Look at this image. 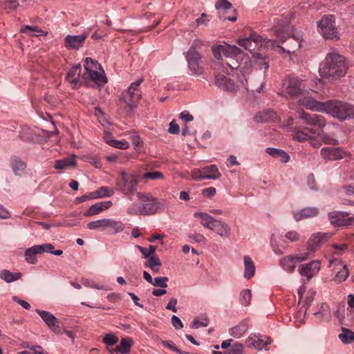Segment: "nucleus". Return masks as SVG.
<instances>
[{"label":"nucleus","instance_id":"obj_1","mask_svg":"<svg viewBox=\"0 0 354 354\" xmlns=\"http://www.w3.org/2000/svg\"><path fill=\"white\" fill-rule=\"evenodd\" d=\"M348 67L346 58L338 53H328L319 66V72L324 78H339L345 75Z\"/></svg>","mask_w":354,"mask_h":354},{"label":"nucleus","instance_id":"obj_2","mask_svg":"<svg viewBox=\"0 0 354 354\" xmlns=\"http://www.w3.org/2000/svg\"><path fill=\"white\" fill-rule=\"evenodd\" d=\"M142 77L131 84L128 89L124 91L119 98V102L123 103L124 109L126 112L134 111L140 102L142 93L140 88V84L143 82Z\"/></svg>","mask_w":354,"mask_h":354},{"label":"nucleus","instance_id":"obj_3","mask_svg":"<svg viewBox=\"0 0 354 354\" xmlns=\"http://www.w3.org/2000/svg\"><path fill=\"white\" fill-rule=\"evenodd\" d=\"M324 112L340 121L354 117L353 106L339 100L327 101Z\"/></svg>","mask_w":354,"mask_h":354},{"label":"nucleus","instance_id":"obj_4","mask_svg":"<svg viewBox=\"0 0 354 354\" xmlns=\"http://www.w3.org/2000/svg\"><path fill=\"white\" fill-rule=\"evenodd\" d=\"M305 85L301 80L295 76H286L281 83L279 94L286 98H295L302 95Z\"/></svg>","mask_w":354,"mask_h":354},{"label":"nucleus","instance_id":"obj_5","mask_svg":"<svg viewBox=\"0 0 354 354\" xmlns=\"http://www.w3.org/2000/svg\"><path fill=\"white\" fill-rule=\"evenodd\" d=\"M84 69L85 73L82 74L83 80H86V82L91 80L100 86L107 83V78L104 71H102V73L98 71L101 70V66L97 61H94L90 57L86 58Z\"/></svg>","mask_w":354,"mask_h":354},{"label":"nucleus","instance_id":"obj_6","mask_svg":"<svg viewBox=\"0 0 354 354\" xmlns=\"http://www.w3.org/2000/svg\"><path fill=\"white\" fill-rule=\"evenodd\" d=\"M201 44L198 39L194 40V44L191 46L185 53V57L188 64V68L192 75L201 76L205 73V69L202 65V55L196 50V47Z\"/></svg>","mask_w":354,"mask_h":354},{"label":"nucleus","instance_id":"obj_7","mask_svg":"<svg viewBox=\"0 0 354 354\" xmlns=\"http://www.w3.org/2000/svg\"><path fill=\"white\" fill-rule=\"evenodd\" d=\"M138 183V180L136 175L121 171L120 178L116 179L115 189L128 196L136 191Z\"/></svg>","mask_w":354,"mask_h":354},{"label":"nucleus","instance_id":"obj_8","mask_svg":"<svg viewBox=\"0 0 354 354\" xmlns=\"http://www.w3.org/2000/svg\"><path fill=\"white\" fill-rule=\"evenodd\" d=\"M137 197L141 202L145 216L153 215L164 210L163 204L149 193L138 192Z\"/></svg>","mask_w":354,"mask_h":354},{"label":"nucleus","instance_id":"obj_9","mask_svg":"<svg viewBox=\"0 0 354 354\" xmlns=\"http://www.w3.org/2000/svg\"><path fill=\"white\" fill-rule=\"evenodd\" d=\"M317 30L326 39L338 38L335 17L333 15L324 16L317 23Z\"/></svg>","mask_w":354,"mask_h":354},{"label":"nucleus","instance_id":"obj_10","mask_svg":"<svg viewBox=\"0 0 354 354\" xmlns=\"http://www.w3.org/2000/svg\"><path fill=\"white\" fill-rule=\"evenodd\" d=\"M328 218L335 227L354 225V215L346 212L334 211L328 213Z\"/></svg>","mask_w":354,"mask_h":354},{"label":"nucleus","instance_id":"obj_11","mask_svg":"<svg viewBox=\"0 0 354 354\" xmlns=\"http://www.w3.org/2000/svg\"><path fill=\"white\" fill-rule=\"evenodd\" d=\"M333 266H334L333 271L335 273L333 281L337 283L346 281L349 275L347 266L342 260L337 258H333L329 261L328 267Z\"/></svg>","mask_w":354,"mask_h":354},{"label":"nucleus","instance_id":"obj_12","mask_svg":"<svg viewBox=\"0 0 354 354\" xmlns=\"http://www.w3.org/2000/svg\"><path fill=\"white\" fill-rule=\"evenodd\" d=\"M212 53L214 57L217 59H221L222 62L224 60L223 55L225 59L227 57H232V56H238L241 53V50L239 48L236 46H214L212 47Z\"/></svg>","mask_w":354,"mask_h":354},{"label":"nucleus","instance_id":"obj_13","mask_svg":"<svg viewBox=\"0 0 354 354\" xmlns=\"http://www.w3.org/2000/svg\"><path fill=\"white\" fill-rule=\"evenodd\" d=\"M308 258V253H302V254H297L295 255H288L283 257L280 261L279 264L286 271L290 272H293L295 268L296 264L298 262H301L306 261Z\"/></svg>","mask_w":354,"mask_h":354},{"label":"nucleus","instance_id":"obj_14","mask_svg":"<svg viewBox=\"0 0 354 354\" xmlns=\"http://www.w3.org/2000/svg\"><path fill=\"white\" fill-rule=\"evenodd\" d=\"M320 154L326 160L335 161L351 156L350 152L343 150L341 147H323Z\"/></svg>","mask_w":354,"mask_h":354},{"label":"nucleus","instance_id":"obj_15","mask_svg":"<svg viewBox=\"0 0 354 354\" xmlns=\"http://www.w3.org/2000/svg\"><path fill=\"white\" fill-rule=\"evenodd\" d=\"M330 236L327 233L317 232L311 235L306 243V249L308 254L318 250L322 244L326 241Z\"/></svg>","mask_w":354,"mask_h":354},{"label":"nucleus","instance_id":"obj_16","mask_svg":"<svg viewBox=\"0 0 354 354\" xmlns=\"http://www.w3.org/2000/svg\"><path fill=\"white\" fill-rule=\"evenodd\" d=\"M82 67L80 64L73 66L66 75V80L71 85L73 88H77L83 84H86V80L81 76Z\"/></svg>","mask_w":354,"mask_h":354},{"label":"nucleus","instance_id":"obj_17","mask_svg":"<svg viewBox=\"0 0 354 354\" xmlns=\"http://www.w3.org/2000/svg\"><path fill=\"white\" fill-rule=\"evenodd\" d=\"M292 132L293 140L299 142L308 140L312 136L320 134L319 130L309 127H294Z\"/></svg>","mask_w":354,"mask_h":354},{"label":"nucleus","instance_id":"obj_18","mask_svg":"<svg viewBox=\"0 0 354 354\" xmlns=\"http://www.w3.org/2000/svg\"><path fill=\"white\" fill-rule=\"evenodd\" d=\"M298 118L303 120L304 123L312 127L322 129L326 126V120L322 115L315 113H308L302 111L299 114Z\"/></svg>","mask_w":354,"mask_h":354},{"label":"nucleus","instance_id":"obj_19","mask_svg":"<svg viewBox=\"0 0 354 354\" xmlns=\"http://www.w3.org/2000/svg\"><path fill=\"white\" fill-rule=\"evenodd\" d=\"M321 261H311L309 263L301 264L299 267V272L301 276L306 277L308 280L317 275L320 270Z\"/></svg>","mask_w":354,"mask_h":354},{"label":"nucleus","instance_id":"obj_20","mask_svg":"<svg viewBox=\"0 0 354 354\" xmlns=\"http://www.w3.org/2000/svg\"><path fill=\"white\" fill-rule=\"evenodd\" d=\"M87 37L86 32L78 35H67L64 38V46L68 50H78L83 46Z\"/></svg>","mask_w":354,"mask_h":354},{"label":"nucleus","instance_id":"obj_21","mask_svg":"<svg viewBox=\"0 0 354 354\" xmlns=\"http://www.w3.org/2000/svg\"><path fill=\"white\" fill-rule=\"evenodd\" d=\"M36 312L39 314L48 328L54 333L57 334L62 333V328L59 326L57 319L53 314L48 311L40 310H37Z\"/></svg>","mask_w":354,"mask_h":354},{"label":"nucleus","instance_id":"obj_22","mask_svg":"<svg viewBox=\"0 0 354 354\" xmlns=\"http://www.w3.org/2000/svg\"><path fill=\"white\" fill-rule=\"evenodd\" d=\"M213 84L218 86L220 89L225 91L232 92L236 90L234 81L230 78L219 73L215 75Z\"/></svg>","mask_w":354,"mask_h":354},{"label":"nucleus","instance_id":"obj_23","mask_svg":"<svg viewBox=\"0 0 354 354\" xmlns=\"http://www.w3.org/2000/svg\"><path fill=\"white\" fill-rule=\"evenodd\" d=\"M261 37L255 33L250 35L249 37L242 38L238 40L237 44L245 50L252 52L254 50L261 42Z\"/></svg>","mask_w":354,"mask_h":354},{"label":"nucleus","instance_id":"obj_24","mask_svg":"<svg viewBox=\"0 0 354 354\" xmlns=\"http://www.w3.org/2000/svg\"><path fill=\"white\" fill-rule=\"evenodd\" d=\"M250 343V346L261 351L263 348L268 350L266 347L271 343L270 338L266 335H251L247 340Z\"/></svg>","mask_w":354,"mask_h":354},{"label":"nucleus","instance_id":"obj_25","mask_svg":"<svg viewBox=\"0 0 354 354\" xmlns=\"http://www.w3.org/2000/svg\"><path fill=\"white\" fill-rule=\"evenodd\" d=\"M111 201L98 202L91 205L84 214L85 216H92L110 208L112 206Z\"/></svg>","mask_w":354,"mask_h":354},{"label":"nucleus","instance_id":"obj_26","mask_svg":"<svg viewBox=\"0 0 354 354\" xmlns=\"http://www.w3.org/2000/svg\"><path fill=\"white\" fill-rule=\"evenodd\" d=\"M44 253V244L35 245L25 251V257L28 263L35 264L37 261L36 254Z\"/></svg>","mask_w":354,"mask_h":354},{"label":"nucleus","instance_id":"obj_27","mask_svg":"<svg viewBox=\"0 0 354 354\" xmlns=\"http://www.w3.org/2000/svg\"><path fill=\"white\" fill-rule=\"evenodd\" d=\"M319 214V209L316 207H305L299 212L293 213V217L296 221L303 219L317 216Z\"/></svg>","mask_w":354,"mask_h":354},{"label":"nucleus","instance_id":"obj_28","mask_svg":"<svg viewBox=\"0 0 354 354\" xmlns=\"http://www.w3.org/2000/svg\"><path fill=\"white\" fill-rule=\"evenodd\" d=\"M209 230L214 231L216 234L222 237L227 238L230 234V227L226 223L216 219Z\"/></svg>","mask_w":354,"mask_h":354},{"label":"nucleus","instance_id":"obj_29","mask_svg":"<svg viewBox=\"0 0 354 354\" xmlns=\"http://www.w3.org/2000/svg\"><path fill=\"white\" fill-rule=\"evenodd\" d=\"M314 315L319 322H328L331 317L329 306L326 303L321 304Z\"/></svg>","mask_w":354,"mask_h":354},{"label":"nucleus","instance_id":"obj_30","mask_svg":"<svg viewBox=\"0 0 354 354\" xmlns=\"http://www.w3.org/2000/svg\"><path fill=\"white\" fill-rule=\"evenodd\" d=\"M248 321L247 319H244L242 322H241L238 325L232 328H230L229 329V333L232 337L235 338H240L248 330Z\"/></svg>","mask_w":354,"mask_h":354},{"label":"nucleus","instance_id":"obj_31","mask_svg":"<svg viewBox=\"0 0 354 354\" xmlns=\"http://www.w3.org/2000/svg\"><path fill=\"white\" fill-rule=\"evenodd\" d=\"M75 156L71 155L61 160H56L54 167L57 169H65L76 165Z\"/></svg>","mask_w":354,"mask_h":354},{"label":"nucleus","instance_id":"obj_32","mask_svg":"<svg viewBox=\"0 0 354 354\" xmlns=\"http://www.w3.org/2000/svg\"><path fill=\"white\" fill-rule=\"evenodd\" d=\"M326 102H320L317 101L311 97H306L303 101V105L305 106L307 109L317 111H323L326 109Z\"/></svg>","mask_w":354,"mask_h":354},{"label":"nucleus","instance_id":"obj_33","mask_svg":"<svg viewBox=\"0 0 354 354\" xmlns=\"http://www.w3.org/2000/svg\"><path fill=\"white\" fill-rule=\"evenodd\" d=\"M266 153L273 158H278L281 162L286 163L290 160V156L283 150L272 147H268L266 149Z\"/></svg>","mask_w":354,"mask_h":354},{"label":"nucleus","instance_id":"obj_34","mask_svg":"<svg viewBox=\"0 0 354 354\" xmlns=\"http://www.w3.org/2000/svg\"><path fill=\"white\" fill-rule=\"evenodd\" d=\"M203 177L204 179H213L216 180L221 177V174L219 172L217 167L214 165H211L202 168Z\"/></svg>","mask_w":354,"mask_h":354},{"label":"nucleus","instance_id":"obj_35","mask_svg":"<svg viewBox=\"0 0 354 354\" xmlns=\"http://www.w3.org/2000/svg\"><path fill=\"white\" fill-rule=\"evenodd\" d=\"M104 228H109L110 232L114 234L122 232L124 229V226L120 221L106 218Z\"/></svg>","mask_w":354,"mask_h":354},{"label":"nucleus","instance_id":"obj_36","mask_svg":"<svg viewBox=\"0 0 354 354\" xmlns=\"http://www.w3.org/2000/svg\"><path fill=\"white\" fill-rule=\"evenodd\" d=\"M132 345L133 340L131 337L123 338L120 344L114 348V351L120 354H127L130 352Z\"/></svg>","mask_w":354,"mask_h":354},{"label":"nucleus","instance_id":"obj_37","mask_svg":"<svg viewBox=\"0 0 354 354\" xmlns=\"http://www.w3.org/2000/svg\"><path fill=\"white\" fill-rule=\"evenodd\" d=\"M244 277L250 279L255 273V266L252 259L248 256L244 257Z\"/></svg>","mask_w":354,"mask_h":354},{"label":"nucleus","instance_id":"obj_38","mask_svg":"<svg viewBox=\"0 0 354 354\" xmlns=\"http://www.w3.org/2000/svg\"><path fill=\"white\" fill-rule=\"evenodd\" d=\"M252 71V66L251 64V62L249 61L245 62V65L241 68V77L243 78V80L241 79V77H239V81L241 82V84L244 86H246L248 80H250L249 75ZM247 89H248L247 87H245Z\"/></svg>","mask_w":354,"mask_h":354},{"label":"nucleus","instance_id":"obj_39","mask_svg":"<svg viewBox=\"0 0 354 354\" xmlns=\"http://www.w3.org/2000/svg\"><path fill=\"white\" fill-rule=\"evenodd\" d=\"M194 216L196 218H200L201 219V225L208 229H210L216 220L212 216L205 212H195L194 214Z\"/></svg>","mask_w":354,"mask_h":354},{"label":"nucleus","instance_id":"obj_40","mask_svg":"<svg viewBox=\"0 0 354 354\" xmlns=\"http://www.w3.org/2000/svg\"><path fill=\"white\" fill-rule=\"evenodd\" d=\"M162 263L156 256L150 257L145 263V266L150 268L153 272L157 273L160 271Z\"/></svg>","mask_w":354,"mask_h":354},{"label":"nucleus","instance_id":"obj_41","mask_svg":"<svg viewBox=\"0 0 354 354\" xmlns=\"http://www.w3.org/2000/svg\"><path fill=\"white\" fill-rule=\"evenodd\" d=\"M0 277L7 283H12L21 277V272H12L8 270H3L1 272Z\"/></svg>","mask_w":354,"mask_h":354},{"label":"nucleus","instance_id":"obj_42","mask_svg":"<svg viewBox=\"0 0 354 354\" xmlns=\"http://www.w3.org/2000/svg\"><path fill=\"white\" fill-rule=\"evenodd\" d=\"M114 194V189L113 188L103 186L100 187L97 190L93 192V196L95 198L103 197H111Z\"/></svg>","mask_w":354,"mask_h":354},{"label":"nucleus","instance_id":"obj_43","mask_svg":"<svg viewBox=\"0 0 354 354\" xmlns=\"http://www.w3.org/2000/svg\"><path fill=\"white\" fill-rule=\"evenodd\" d=\"M12 169L16 175H21V173L26 169V163L17 157L11 159Z\"/></svg>","mask_w":354,"mask_h":354},{"label":"nucleus","instance_id":"obj_44","mask_svg":"<svg viewBox=\"0 0 354 354\" xmlns=\"http://www.w3.org/2000/svg\"><path fill=\"white\" fill-rule=\"evenodd\" d=\"M339 339L344 344H351L354 342V332L343 328L342 333L338 335Z\"/></svg>","mask_w":354,"mask_h":354},{"label":"nucleus","instance_id":"obj_45","mask_svg":"<svg viewBox=\"0 0 354 354\" xmlns=\"http://www.w3.org/2000/svg\"><path fill=\"white\" fill-rule=\"evenodd\" d=\"M28 30L32 32L29 34L30 36H32V37H37V36H39V35H41L44 34L46 35V32H45L44 30L39 29L38 27L34 26H29V25L23 26L21 28L20 32H23V33H27Z\"/></svg>","mask_w":354,"mask_h":354},{"label":"nucleus","instance_id":"obj_46","mask_svg":"<svg viewBox=\"0 0 354 354\" xmlns=\"http://www.w3.org/2000/svg\"><path fill=\"white\" fill-rule=\"evenodd\" d=\"M127 214L129 215H144L143 207L141 202L133 203L127 208Z\"/></svg>","mask_w":354,"mask_h":354},{"label":"nucleus","instance_id":"obj_47","mask_svg":"<svg viewBox=\"0 0 354 354\" xmlns=\"http://www.w3.org/2000/svg\"><path fill=\"white\" fill-rule=\"evenodd\" d=\"M252 299V292L249 289H244L240 292V302L244 306H248L250 304Z\"/></svg>","mask_w":354,"mask_h":354},{"label":"nucleus","instance_id":"obj_48","mask_svg":"<svg viewBox=\"0 0 354 354\" xmlns=\"http://www.w3.org/2000/svg\"><path fill=\"white\" fill-rule=\"evenodd\" d=\"M137 248L143 255V257L145 259H149L150 257L154 256L153 254H155L156 250V247L152 245H149V249L142 247L140 245H137Z\"/></svg>","mask_w":354,"mask_h":354},{"label":"nucleus","instance_id":"obj_49","mask_svg":"<svg viewBox=\"0 0 354 354\" xmlns=\"http://www.w3.org/2000/svg\"><path fill=\"white\" fill-rule=\"evenodd\" d=\"M331 247L334 249L333 256H341L348 248V245L347 243H333Z\"/></svg>","mask_w":354,"mask_h":354},{"label":"nucleus","instance_id":"obj_50","mask_svg":"<svg viewBox=\"0 0 354 354\" xmlns=\"http://www.w3.org/2000/svg\"><path fill=\"white\" fill-rule=\"evenodd\" d=\"M118 342V337L113 333L106 334L102 339V342L107 346L115 345Z\"/></svg>","mask_w":354,"mask_h":354},{"label":"nucleus","instance_id":"obj_51","mask_svg":"<svg viewBox=\"0 0 354 354\" xmlns=\"http://www.w3.org/2000/svg\"><path fill=\"white\" fill-rule=\"evenodd\" d=\"M106 142L110 146H112V147L118 148V149H125L129 148V143L125 140L120 141V140H117L115 139H111V140H106Z\"/></svg>","mask_w":354,"mask_h":354},{"label":"nucleus","instance_id":"obj_52","mask_svg":"<svg viewBox=\"0 0 354 354\" xmlns=\"http://www.w3.org/2000/svg\"><path fill=\"white\" fill-rule=\"evenodd\" d=\"M234 57L235 56H232V57L225 58V60L223 61L222 64L225 68H226V66L230 69H236L239 67V64L238 62L234 59Z\"/></svg>","mask_w":354,"mask_h":354},{"label":"nucleus","instance_id":"obj_53","mask_svg":"<svg viewBox=\"0 0 354 354\" xmlns=\"http://www.w3.org/2000/svg\"><path fill=\"white\" fill-rule=\"evenodd\" d=\"M17 354H48L45 352L43 348L39 345H34L30 348L28 351H24Z\"/></svg>","mask_w":354,"mask_h":354},{"label":"nucleus","instance_id":"obj_54","mask_svg":"<svg viewBox=\"0 0 354 354\" xmlns=\"http://www.w3.org/2000/svg\"><path fill=\"white\" fill-rule=\"evenodd\" d=\"M217 10H227L232 8V3L227 0H218L215 3Z\"/></svg>","mask_w":354,"mask_h":354},{"label":"nucleus","instance_id":"obj_55","mask_svg":"<svg viewBox=\"0 0 354 354\" xmlns=\"http://www.w3.org/2000/svg\"><path fill=\"white\" fill-rule=\"evenodd\" d=\"M105 219L106 218H102V219L89 222L87 224V227L89 230H98L100 228L104 229Z\"/></svg>","mask_w":354,"mask_h":354},{"label":"nucleus","instance_id":"obj_56","mask_svg":"<svg viewBox=\"0 0 354 354\" xmlns=\"http://www.w3.org/2000/svg\"><path fill=\"white\" fill-rule=\"evenodd\" d=\"M19 138L24 141H31L33 140V135L29 128H23L19 133Z\"/></svg>","mask_w":354,"mask_h":354},{"label":"nucleus","instance_id":"obj_57","mask_svg":"<svg viewBox=\"0 0 354 354\" xmlns=\"http://www.w3.org/2000/svg\"><path fill=\"white\" fill-rule=\"evenodd\" d=\"M169 279L167 277H156L151 285L154 286H158V287H160V288H165L167 287V281H168Z\"/></svg>","mask_w":354,"mask_h":354},{"label":"nucleus","instance_id":"obj_58","mask_svg":"<svg viewBox=\"0 0 354 354\" xmlns=\"http://www.w3.org/2000/svg\"><path fill=\"white\" fill-rule=\"evenodd\" d=\"M19 5L17 0H4L1 6L3 9L10 10L16 9Z\"/></svg>","mask_w":354,"mask_h":354},{"label":"nucleus","instance_id":"obj_59","mask_svg":"<svg viewBox=\"0 0 354 354\" xmlns=\"http://www.w3.org/2000/svg\"><path fill=\"white\" fill-rule=\"evenodd\" d=\"M243 345L236 342L234 343L230 349L227 351L226 354H243Z\"/></svg>","mask_w":354,"mask_h":354},{"label":"nucleus","instance_id":"obj_60","mask_svg":"<svg viewBox=\"0 0 354 354\" xmlns=\"http://www.w3.org/2000/svg\"><path fill=\"white\" fill-rule=\"evenodd\" d=\"M275 35L277 39V41L279 42L285 41L288 37V34L284 31V28H277L275 30Z\"/></svg>","mask_w":354,"mask_h":354},{"label":"nucleus","instance_id":"obj_61","mask_svg":"<svg viewBox=\"0 0 354 354\" xmlns=\"http://www.w3.org/2000/svg\"><path fill=\"white\" fill-rule=\"evenodd\" d=\"M44 252L50 253L56 256H60L63 254V251L62 250H54V246L50 243H45L44 244Z\"/></svg>","mask_w":354,"mask_h":354},{"label":"nucleus","instance_id":"obj_62","mask_svg":"<svg viewBox=\"0 0 354 354\" xmlns=\"http://www.w3.org/2000/svg\"><path fill=\"white\" fill-rule=\"evenodd\" d=\"M143 178L146 179L156 180L162 178L163 174L158 171L146 172L143 174Z\"/></svg>","mask_w":354,"mask_h":354},{"label":"nucleus","instance_id":"obj_63","mask_svg":"<svg viewBox=\"0 0 354 354\" xmlns=\"http://www.w3.org/2000/svg\"><path fill=\"white\" fill-rule=\"evenodd\" d=\"M271 246L273 252L277 254H282L285 252V248L279 246L273 237L271 239Z\"/></svg>","mask_w":354,"mask_h":354},{"label":"nucleus","instance_id":"obj_64","mask_svg":"<svg viewBox=\"0 0 354 354\" xmlns=\"http://www.w3.org/2000/svg\"><path fill=\"white\" fill-rule=\"evenodd\" d=\"M209 324V319L207 317H205L202 319V321H199L198 319H195L192 324L191 327L192 328H198L200 327H205Z\"/></svg>","mask_w":354,"mask_h":354}]
</instances>
